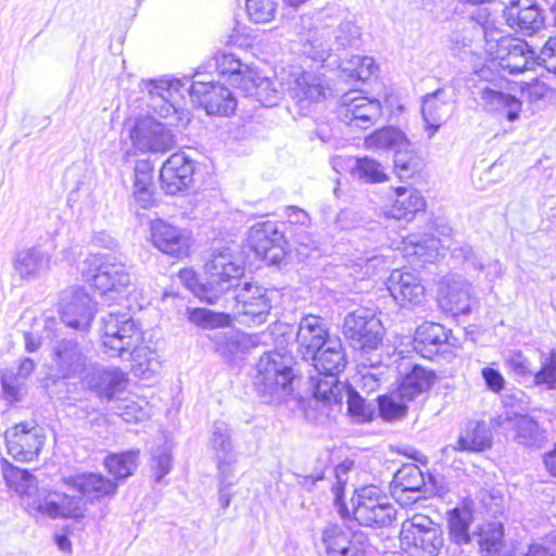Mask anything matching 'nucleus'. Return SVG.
<instances>
[{
    "label": "nucleus",
    "mask_w": 556,
    "mask_h": 556,
    "mask_svg": "<svg viewBox=\"0 0 556 556\" xmlns=\"http://www.w3.org/2000/svg\"><path fill=\"white\" fill-rule=\"evenodd\" d=\"M8 453L18 462L34 460L45 445L46 435L35 422L22 421L4 432Z\"/></svg>",
    "instance_id": "4468645a"
},
{
    "label": "nucleus",
    "mask_w": 556,
    "mask_h": 556,
    "mask_svg": "<svg viewBox=\"0 0 556 556\" xmlns=\"http://www.w3.org/2000/svg\"><path fill=\"white\" fill-rule=\"evenodd\" d=\"M217 68L222 74L229 75V81L232 86L240 88L248 76V72L252 71L248 65L241 63L233 54H222L216 60Z\"/></svg>",
    "instance_id": "5fc2aeb1"
},
{
    "label": "nucleus",
    "mask_w": 556,
    "mask_h": 556,
    "mask_svg": "<svg viewBox=\"0 0 556 556\" xmlns=\"http://www.w3.org/2000/svg\"><path fill=\"white\" fill-rule=\"evenodd\" d=\"M452 113V101L445 88H439L422 97L421 114L428 130V137L432 138Z\"/></svg>",
    "instance_id": "2f4dec72"
},
{
    "label": "nucleus",
    "mask_w": 556,
    "mask_h": 556,
    "mask_svg": "<svg viewBox=\"0 0 556 556\" xmlns=\"http://www.w3.org/2000/svg\"><path fill=\"white\" fill-rule=\"evenodd\" d=\"M152 167L149 162L140 161L134 169L132 190L153 189Z\"/></svg>",
    "instance_id": "338daca9"
},
{
    "label": "nucleus",
    "mask_w": 556,
    "mask_h": 556,
    "mask_svg": "<svg viewBox=\"0 0 556 556\" xmlns=\"http://www.w3.org/2000/svg\"><path fill=\"white\" fill-rule=\"evenodd\" d=\"M343 334L354 349L369 352L382 341V325L371 311L358 308L345 316Z\"/></svg>",
    "instance_id": "9b49d317"
},
{
    "label": "nucleus",
    "mask_w": 556,
    "mask_h": 556,
    "mask_svg": "<svg viewBox=\"0 0 556 556\" xmlns=\"http://www.w3.org/2000/svg\"><path fill=\"white\" fill-rule=\"evenodd\" d=\"M61 224H55L40 236L30 247L16 250L12 256V268L21 280L33 281L47 275L51 270L53 253L58 248L56 237Z\"/></svg>",
    "instance_id": "39448f33"
},
{
    "label": "nucleus",
    "mask_w": 556,
    "mask_h": 556,
    "mask_svg": "<svg viewBox=\"0 0 556 556\" xmlns=\"http://www.w3.org/2000/svg\"><path fill=\"white\" fill-rule=\"evenodd\" d=\"M448 538L456 545L468 544L471 540L469 528L472 514L466 508L455 507L447 511L446 517Z\"/></svg>",
    "instance_id": "c03bdc74"
},
{
    "label": "nucleus",
    "mask_w": 556,
    "mask_h": 556,
    "mask_svg": "<svg viewBox=\"0 0 556 556\" xmlns=\"http://www.w3.org/2000/svg\"><path fill=\"white\" fill-rule=\"evenodd\" d=\"M365 144L369 149L395 151L397 148L407 147L408 141L400 129L387 127L369 135L365 139Z\"/></svg>",
    "instance_id": "de8ad7c7"
},
{
    "label": "nucleus",
    "mask_w": 556,
    "mask_h": 556,
    "mask_svg": "<svg viewBox=\"0 0 556 556\" xmlns=\"http://www.w3.org/2000/svg\"><path fill=\"white\" fill-rule=\"evenodd\" d=\"M485 51L509 74H520L534 68V50L527 41L506 35L492 24L483 26Z\"/></svg>",
    "instance_id": "7ed1b4c3"
},
{
    "label": "nucleus",
    "mask_w": 556,
    "mask_h": 556,
    "mask_svg": "<svg viewBox=\"0 0 556 556\" xmlns=\"http://www.w3.org/2000/svg\"><path fill=\"white\" fill-rule=\"evenodd\" d=\"M505 364L516 377L520 379H533L535 371L532 370L530 361L521 352L511 354L506 358Z\"/></svg>",
    "instance_id": "69168bd1"
},
{
    "label": "nucleus",
    "mask_w": 556,
    "mask_h": 556,
    "mask_svg": "<svg viewBox=\"0 0 556 556\" xmlns=\"http://www.w3.org/2000/svg\"><path fill=\"white\" fill-rule=\"evenodd\" d=\"M187 317L193 325L203 329L224 328L230 325L229 314L216 313L207 308H187Z\"/></svg>",
    "instance_id": "3c124183"
},
{
    "label": "nucleus",
    "mask_w": 556,
    "mask_h": 556,
    "mask_svg": "<svg viewBox=\"0 0 556 556\" xmlns=\"http://www.w3.org/2000/svg\"><path fill=\"white\" fill-rule=\"evenodd\" d=\"M239 89L247 97H254L264 106L276 105L280 94L274 81L261 77L254 70L248 72V76Z\"/></svg>",
    "instance_id": "ea45409f"
},
{
    "label": "nucleus",
    "mask_w": 556,
    "mask_h": 556,
    "mask_svg": "<svg viewBox=\"0 0 556 556\" xmlns=\"http://www.w3.org/2000/svg\"><path fill=\"white\" fill-rule=\"evenodd\" d=\"M387 288L394 301L403 307L419 305L425 299V287L420 277L410 271L392 270Z\"/></svg>",
    "instance_id": "cd10ccee"
},
{
    "label": "nucleus",
    "mask_w": 556,
    "mask_h": 556,
    "mask_svg": "<svg viewBox=\"0 0 556 556\" xmlns=\"http://www.w3.org/2000/svg\"><path fill=\"white\" fill-rule=\"evenodd\" d=\"M59 313L67 327L86 330L94 317L96 306L84 289L75 287L63 291Z\"/></svg>",
    "instance_id": "a211bd4d"
},
{
    "label": "nucleus",
    "mask_w": 556,
    "mask_h": 556,
    "mask_svg": "<svg viewBox=\"0 0 556 556\" xmlns=\"http://www.w3.org/2000/svg\"><path fill=\"white\" fill-rule=\"evenodd\" d=\"M114 412L128 424L140 421L144 413L141 407L134 401H122L113 408Z\"/></svg>",
    "instance_id": "774afa93"
},
{
    "label": "nucleus",
    "mask_w": 556,
    "mask_h": 556,
    "mask_svg": "<svg viewBox=\"0 0 556 556\" xmlns=\"http://www.w3.org/2000/svg\"><path fill=\"white\" fill-rule=\"evenodd\" d=\"M492 444V433L484 421H469L460 433L453 450L460 452H481Z\"/></svg>",
    "instance_id": "58836bf2"
},
{
    "label": "nucleus",
    "mask_w": 556,
    "mask_h": 556,
    "mask_svg": "<svg viewBox=\"0 0 556 556\" xmlns=\"http://www.w3.org/2000/svg\"><path fill=\"white\" fill-rule=\"evenodd\" d=\"M434 375L431 370L415 365L409 372H407L397 387V396L404 401H413L418 395L429 390L433 383Z\"/></svg>",
    "instance_id": "a19ab883"
},
{
    "label": "nucleus",
    "mask_w": 556,
    "mask_h": 556,
    "mask_svg": "<svg viewBox=\"0 0 556 556\" xmlns=\"http://www.w3.org/2000/svg\"><path fill=\"white\" fill-rule=\"evenodd\" d=\"M281 90L288 94L302 111L326 99L329 88L324 78L313 72L291 71L280 77Z\"/></svg>",
    "instance_id": "9d476101"
},
{
    "label": "nucleus",
    "mask_w": 556,
    "mask_h": 556,
    "mask_svg": "<svg viewBox=\"0 0 556 556\" xmlns=\"http://www.w3.org/2000/svg\"><path fill=\"white\" fill-rule=\"evenodd\" d=\"M478 544L483 556L495 555L503 544L504 527L501 522H491L481 528Z\"/></svg>",
    "instance_id": "603ef678"
},
{
    "label": "nucleus",
    "mask_w": 556,
    "mask_h": 556,
    "mask_svg": "<svg viewBox=\"0 0 556 556\" xmlns=\"http://www.w3.org/2000/svg\"><path fill=\"white\" fill-rule=\"evenodd\" d=\"M189 80L159 79L150 80L147 89L150 96L148 106L153 114L152 118L169 119L167 127L173 126L180 117L177 98L184 97Z\"/></svg>",
    "instance_id": "f8f14e48"
},
{
    "label": "nucleus",
    "mask_w": 556,
    "mask_h": 556,
    "mask_svg": "<svg viewBox=\"0 0 556 556\" xmlns=\"http://www.w3.org/2000/svg\"><path fill=\"white\" fill-rule=\"evenodd\" d=\"M441 243L432 236L413 235L404 240V252L406 256H415L422 264L433 263L439 256Z\"/></svg>",
    "instance_id": "79ce46f5"
},
{
    "label": "nucleus",
    "mask_w": 556,
    "mask_h": 556,
    "mask_svg": "<svg viewBox=\"0 0 556 556\" xmlns=\"http://www.w3.org/2000/svg\"><path fill=\"white\" fill-rule=\"evenodd\" d=\"M311 388L317 402L324 406L340 405L343 400V391L346 384L338 380L337 374L311 375Z\"/></svg>",
    "instance_id": "c9c22d12"
},
{
    "label": "nucleus",
    "mask_w": 556,
    "mask_h": 556,
    "mask_svg": "<svg viewBox=\"0 0 556 556\" xmlns=\"http://www.w3.org/2000/svg\"><path fill=\"white\" fill-rule=\"evenodd\" d=\"M540 369L533 375L534 386H544L546 390L556 389V351L542 352Z\"/></svg>",
    "instance_id": "6e6d98bb"
},
{
    "label": "nucleus",
    "mask_w": 556,
    "mask_h": 556,
    "mask_svg": "<svg viewBox=\"0 0 556 556\" xmlns=\"http://www.w3.org/2000/svg\"><path fill=\"white\" fill-rule=\"evenodd\" d=\"M351 173L367 184L383 182L388 178L383 166L369 156L355 157Z\"/></svg>",
    "instance_id": "8fccbe9b"
},
{
    "label": "nucleus",
    "mask_w": 556,
    "mask_h": 556,
    "mask_svg": "<svg viewBox=\"0 0 556 556\" xmlns=\"http://www.w3.org/2000/svg\"><path fill=\"white\" fill-rule=\"evenodd\" d=\"M208 447L214 454L217 470L235 469L237 454L233 450L231 429L225 421L213 424Z\"/></svg>",
    "instance_id": "473e14b6"
},
{
    "label": "nucleus",
    "mask_w": 556,
    "mask_h": 556,
    "mask_svg": "<svg viewBox=\"0 0 556 556\" xmlns=\"http://www.w3.org/2000/svg\"><path fill=\"white\" fill-rule=\"evenodd\" d=\"M254 384L268 403H279L292 392L294 374L291 358L277 351L265 353L256 365Z\"/></svg>",
    "instance_id": "20e7f679"
},
{
    "label": "nucleus",
    "mask_w": 556,
    "mask_h": 556,
    "mask_svg": "<svg viewBox=\"0 0 556 556\" xmlns=\"http://www.w3.org/2000/svg\"><path fill=\"white\" fill-rule=\"evenodd\" d=\"M139 454L138 448L110 454L105 457L104 465L116 480H123L131 476L137 469Z\"/></svg>",
    "instance_id": "49530a36"
},
{
    "label": "nucleus",
    "mask_w": 556,
    "mask_h": 556,
    "mask_svg": "<svg viewBox=\"0 0 556 556\" xmlns=\"http://www.w3.org/2000/svg\"><path fill=\"white\" fill-rule=\"evenodd\" d=\"M91 263L96 265L93 286L101 292L102 300L111 293H119L130 285V275L123 257L113 254H97Z\"/></svg>",
    "instance_id": "ddd939ff"
},
{
    "label": "nucleus",
    "mask_w": 556,
    "mask_h": 556,
    "mask_svg": "<svg viewBox=\"0 0 556 556\" xmlns=\"http://www.w3.org/2000/svg\"><path fill=\"white\" fill-rule=\"evenodd\" d=\"M64 483L79 493L81 498L90 502L112 497L117 490V483L94 472L68 476L63 478Z\"/></svg>",
    "instance_id": "c756f323"
},
{
    "label": "nucleus",
    "mask_w": 556,
    "mask_h": 556,
    "mask_svg": "<svg viewBox=\"0 0 556 556\" xmlns=\"http://www.w3.org/2000/svg\"><path fill=\"white\" fill-rule=\"evenodd\" d=\"M333 337L329 336L327 323L324 318L307 314L304 315L298 325L295 342L298 352L302 358H307L315 351L320 349Z\"/></svg>",
    "instance_id": "c85d7f7f"
},
{
    "label": "nucleus",
    "mask_w": 556,
    "mask_h": 556,
    "mask_svg": "<svg viewBox=\"0 0 556 556\" xmlns=\"http://www.w3.org/2000/svg\"><path fill=\"white\" fill-rule=\"evenodd\" d=\"M425 477L415 464H405L393 476L391 494L402 506H408L422 497Z\"/></svg>",
    "instance_id": "a878e982"
},
{
    "label": "nucleus",
    "mask_w": 556,
    "mask_h": 556,
    "mask_svg": "<svg viewBox=\"0 0 556 556\" xmlns=\"http://www.w3.org/2000/svg\"><path fill=\"white\" fill-rule=\"evenodd\" d=\"M134 146L142 152H166L175 147V137L166 124L147 118L136 124L130 134Z\"/></svg>",
    "instance_id": "4be33fe9"
},
{
    "label": "nucleus",
    "mask_w": 556,
    "mask_h": 556,
    "mask_svg": "<svg viewBox=\"0 0 556 556\" xmlns=\"http://www.w3.org/2000/svg\"><path fill=\"white\" fill-rule=\"evenodd\" d=\"M250 248L269 264H279L286 256L287 240L277 222L254 224L249 232Z\"/></svg>",
    "instance_id": "2eb2a0df"
},
{
    "label": "nucleus",
    "mask_w": 556,
    "mask_h": 556,
    "mask_svg": "<svg viewBox=\"0 0 556 556\" xmlns=\"http://www.w3.org/2000/svg\"><path fill=\"white\" fill-rule=\"evenodd\" d=\"M150 240L160 252L175 258L188 256L191 236L190 232L161 218L150 223Z\"/></svg>",
    "instance_id": "f3484780"
},
{
    "label": "nucleus",
    "mask_w": 556,
    "mask_h": 556,
    "mask_svg": "<svg viewBox=\"0 0 556 556\" xmlns=\"http://www.w3.org/2000/svg\"><path fill=\"white\" fill-rule=\"evenodd\" d=\"M496 424L505 430L515 431V440L528 447H540L547 441L546 431L528 415L506 412L497 417Z\"/></svg>",
    "instance_id": "bb28decb"
},
{
    "label": "nucleus",
    "mask_w": 556,
    "mask_h": 556,
    "mask_svg": "<svg viewBox=\"0 0 556 556\" xmlns=\"http://www.w3.org/2000/svg\"><path fill=\"white\" fill-rule=\"evenodd\" d=\"M343 394L348 397L346 403L350 415L357 417L361 421H365L370 418V410L366 405L365 400L351 386L346 384Z\"/></svg>",
    "instance_id": "e2e57ef3"
},
{
    "label": "nucleus",
    "mask_w": 556,
    "mask_h": 556,
    "mask_svg": "<svg viewBox=\"0 0 556 556\" xmlns=\"http://www.w3.org/2000/svg\"><path fill=\"white\" fill-rule=\"evenodd\" d=\"M86 501L79 495H70L59 491H40L28 502L30 515L47 516L51 519H81L85 516Z\"/></svg>",
    "instance_id": "1a4fd4ad"
},
{
    "label": "nucleus",
    "mask_w": 556,
    "mask_h": 556,
    "mask_svg": "<svg viewBox=\"0 0 556 556\" xmlns=\"http://www.w3.org/2000/svg\"><path fill=\"white\" fill-rule=\"evenodd\" d=\"M186 92L207 115L228 116L237 108V99L224 85L204 81L187 84Z\"/></svg>",
    "instance_id": "dca6fc26"
},
{
    "label": "nucleus",
    "mask_w": 556,
    "mask_h": 556,
    "mask_svg": "<svg viewBox=\"0 0 556 556\" xmlns=\"http://www.w3.org/2000/svg\"><path fill=\"white\" fill-rule=\"evenodd\" d=\"M247 12L254 23H268L276 13L274 0H245Z\"/></svg>",
    "instance_id": "bf43d9fd"
},
{
    "label": "nucleus",
    "mask_w": 556,
    "mask_h": 556,
    "mask_svg": "<svg viewBox=\"0 0 556 556\" xmlns=\"http://www.w3.org/2000/svg\"><path fill=\"white\" fill-rule=\"evenodd\" d=\"M351 502L353 518L363 527L382 528L390 525L396 516V509L389 496L372 484L356 489Z\"/></svg>",
    "instance_id": "6e6552de"
},
{
    "label": "nucleus",
    "mask_w": 556,
    "mask_h": 556,
    "mask_svg": "<svg viewBox=\"0 0 556 556\" xmlns=\"http://www.w3.org/2000/svg\"><path fill=\"white\" fill-rule=\"evenodd\" d=\"M481 105L489 112L506 115L510 122L519 117L521 102L513 94L505 93L485 86L480 90Z\"/></svg>",
    "instance_id": "4c0bfd02"
},
{
    "label": "nucleus",
    "mask_w": 556,
    "mask_h": 556,
    "mask_svg": "<svg viewBox=\"0 0 556 556\" xmlns=\"http://www.w3.org/2000/svg\"><path fill=\"white\" fill-rule=\"evenodd\" d=\"M2 397L9 404H15L22 401L26 391L25 381L15 376L13 371L5 370L0 377Z\"/></svg>",
    "instance_id": "13d9d810"
},
{
    "label": "nucleus",
    "mask_w": 556,
    "mask_h": 556,
    "mask_svg": "<svg viewBox=\"0 0 556 556\" xmlns=\"http://www.w3.org/2000/svg\"><path fill=\"white\" fill-rule=\"evenodd\" d=\"M194 162L184 152L172 154L160 170L161 187L165 193L175 195L186 190L193 180Z\"/></svg>",
    "instance_id": "b1692460"
},
{
    "label": "nucleus",
    "mask_w": 556,
    "mask_h": 556,
    "mask_svg": "<svg viewBox=\"0 0 556 556\" xmlns=\"http://www.w3.org/2000/svg\"><path fill=\"white\" fill-rule=\"evenodd\" d=\"M305 359L312 362L315 371L319 375H339L346 365V357L342 342L337 337L329 339L325 345L315 351L313 355H308Z\"/></svg>",
    "instance_id": "72a5a7b5"
},
{
    "label": "nucleus",
    "mask_w": 556,
    "mask_h": 556,
    "mask_svg": "<svg viewBox=\"0 0 556 556\" xmlns=\"http://www.w3.org/2000/svg\"><path fill=\"white\" fill-rule=\"evenodd\" d=\"M510 28L531 36L545 26V15L536 0H510L503 10Z\"/></svg>",
    "instance_id": "5701e85b"
},
{
    "label": "nucleus",
    "mask_w": 556,
    "mask_h": 556,
    "mask_svg": "<svg viewBox=\"0 0 556 556\" xmlns=\"http://www.w3.org/2000/svg\"><path fill=\"white\" fill-rule=\"evenodd\" d=\"M53 364L60 378L80 374L86 366V357L74 339H62L53 346Z\"/></svg>",
    "instance_id": "7c9ffc66"
},
{
    "label": "nucleus",
    "mask_w": 556,
    "mask_h": 556,
    "mask_svg": "<svg viewBox=\"0 0 556 556\" xmlns=\"http://www.w3.org/2000/svg\"><path fill=\"white\" fill-rule=\"evenodd\" d=\"M407 147L397 148L394 151V169L401 180L413 177L420 170L421 162L419 156Z\"/></svg>",
    "instance_id": "864d4df0"
},
{
    "label": "nucleus",
    "mask_w": 556,
    "mask_h": 556,
    "mask_svg": "<svg viewBox=\"0 0 556 556\" xmlns=\"http://www.w3.org/2000/svg\"><path fill=\"white\" fill-rule=\"evenodd\" d=\"M400 541L412 556H438L444 546L441 527L421 514H415L403 521Z\"/></svg>",
    "instance_id": "0eeeda50"
},
{
    "label": "nucleus",
    "mask_w": 556,
    "mask_h": 556,
    "mask_svg": "<svg viewBox=\"0 0 556 556\" xmlns=\"http://www.w3.org/2000/svg\"><path fill=\"white\" fill-rule=\"evenodd\" d=\"M533 61L534 66H542L547 72L556 74V37L549 38L539 54L534 52Z\"/></svg>",
    "instance_id": "0e129e2a"
},
{
    "label": "nucleus",
    "mask_w": 556,
    "mask_h": 556,
    "mask_svg": "<svg viewBox=\"0 0 556 556\" xmlns=\"http://www.w3.org/2000/svg\"><path fill=\"white\" fill-rule=\"evenodd\" d=\"M333 14L326 12L315 21L312 16L303 15L294 24V33L301 45V51L307 58L325 62L334 50L357 49L361 46V28L351 20H343L331 29L328 20Z\"/></svg>",
    "instance_id": "f03ea898"
},
{
    "label": "nucleus",
    "mask_w": 556,
    "mask_h": 556,
    "mask_svg": "<svg viewBox=\"0 0 556 556\" xmlns=\"http://www.w3.org/2000/svg\"><path fill=\"white\" fill-rule=\"evenodd\" d=\"M205 271L208 280L195 291L197 296L207 304H215L225 292L235 289L233 319L241 325H263L281 299L279 290L265 288L257 281L240 285L238 281L244 267L229 248L214 250L205 263Z\"/></svg>",
    "instance_id": "f257e3e1"
},
{
    "label": "nucleus",
    "mask_w": 556,
    "mask_h": 556,
    "mask_svg": "<svg viewBox=\"0 0 556 556\" xmlns=\"http://www.w3.org/2000/svg\"><path fill=\"white\" fill-rule=\"evenodd\" d=\"M438 302L443 312L453 316L469 315L475 302L471 283L460 277H444L439 286Z\"/></svg>",
    "instance_id": "412c9836"
},
{
    "label": "nucleus",
    "mask_w": 556,
    "mask_h": 556,
    "mask_svg": "<svg viewBox=\"0 0 556 556\" xmlns=\"http://www.w3.org/2000/svg\"><path fill=\"white\" fill-rule=\"evenodd\" d=\"M151 460L155 481L161 482L172 469V455L169 447L166 445L155 447L152 451Z\"/></svg>",
    "instance_id": "052dcab7"
},
{
    "label": "nucleus",
    "mask_w": 556,
    "mask_h": 556,
    "mask_svg": "<svg viewBox=\"0 0 556 556\" xmlns=\"http://www.w3.org/2000/svg\"><path fill=\"white\" fill-rule=\"evenodd\" d=\"M101 341L110 356L124 358L142 344L143 336L128 312H110L101 318Z\"/></svg>",
    "instance_id": "423d86ee"
},
{
    "label": "nucleus",
    "mask_w": 556,
    "mask_h": 556,
    "mask_svg": "<svg viewBox=\"0 0 556 556\" xmlns=\"http://www.w3.org/2000/svg\"><path fill=\"white\" fill-rule=\"evenodd\" d=\"M2 473L7 484L22 496H26L25 505L31 501L33 491H37V479L26 469L14 467L7 460H3Z\"/></svg>",
    "instance_id": "37998d69"
},
{
    "label": "nucleus",
    "mask_w": 556,
    "mask_h": 556,
    "mask_svg": "<svg viewBox=\"0 0 556 556\" xmlns=\"http://www.w3.org/2000/svg\"><path fill=\"white\" fill-rule=\"evenodd\" d=\"M408 401L397 396V390L391 394L381 395L378 399L379 413L386 420L403 417L407 410Z\"/></svg>",
    "instance_id": "4d7b16f0"
},
{
    "label": "nucleus",
    "mask_w": 556,
    "mask_h": 556,
    "mask_svg": "<svg viewBox=\"0 0 556 556\" xmlns=\"http://www.w3.org/2000/svg\"><path fill=\"white\" fill-rule=\"evenodd\" d=\"M458 344V339L453 336L452 330L438 323L425 321L415 331L414 349L428 359H433L440 353L457 348Z\"/></svg>",
    "instance_id": "aec40b11"
},
{
    "label": "nucleus",
    "mask_w": 556,
    "mask_h": 556,
    "mask_svg": "<svg viewBox=\"0 0 556 556\" xmlns=\"http://www.w3.org/2000/svg\"><path fill=\"white\" fill-rule=\"evenodd\" d=\"M396 198L386 212L387 217L394 219H412L426 207V200L416 189L399 187L395 189Z\"/></svg>",
    "instance_id": "e433bc0d"
},
{
    "label": "nucleus",
    "mask_w": 556,
    "mask_h": 556,
    "mask_svg": "<svg viewBox=\"0 0 556 556\" xmlns=\"http://www.w3.org/2000/svg\"><path fill=\"white\" fill-rule=\"evenodd\" d=\"M210 340L214 343L215 351L225 359L230 361L241 349L244 334L233 329L216 331Z\"/></svg>",
    "instance_id": "09e8293b"
},
{
    "label": "nucleus",
    "mask_w": 556,
    "mask_h": 556,
    "mask_svg": "<svg viewBox=\"0 0 556 556\" xmlns=\"http://www.w3.org/2000/svg\"><path fill=\"white\" fill-rule=\"evenodd\" d=\"M86 387L100 399L112 401L126 390L127 375L117 367L92 366L84 377Z\"/></svg>",
    "instance_id": "393cba45"
},
{
    "label": "nucleus",
    "mask_w": 556,
    "mask_h": 556,
    "mask_svg": "<svg viewBox=\"0 0 556 556\" xmlns=\"http://www.w3.org/2000/svg\"><path fill=\"white\" fill-rule=\"evenodd\" d=\"M126 356H131L134 361L132 371L142 379L149 380L162 369L157 353L141 344L136 348V351H130Z\"/></svg>",
    "instance_id": "a18cd8bd"
},
{
    "label": "nucleus",
    "mask_w": 556,
    "mask_h": 556,
    "mask_svg": "<svg viewBox=\"0 0 556 556\" xmlns=\"http://www.w3.org/2000/svg\"><path fill=\"white\" fill-rule=\"evenodd\" d=\"M382 108L378 100L357 94V91L344 93L340 100L339 117L346 125L367 129L381 116Z\"/></svg>",
    "instance_id": "6ab92c4d"
},
{
    "label": "nucleus",
    "mask_w": 556,
    "mask_h": 556,
    "mask_svg": "<svg viewBox=\"0 0 556 556\" xmlns=\"http://www.w3.org/2000/svg\"><path fill=\"white\" fill-rule=\"evenodd\" d=\"M317 547L327 556H365V552L353 544L348 533L338 525L324 528Z\"/></svg>",
    "instance_id": "f704fd0d"
},
{
    "label": "nucleus",
    "mask_w": 556,
    "mask_h": 556,
    "mask_svg": "<svg viewBox=\"0 0 556 556\" xmlns=\"http://www.w3.org/2000/svg\"><path fill=\"white\" fill-rule=\"evenodd\" d=\"M233 475L235 469L217 470L218 502L224 510L229 507L235 496V493L231 491V486L235 484Z\"/></svg>",
    "instance_id": "680f3d73"
}]
</instances>
